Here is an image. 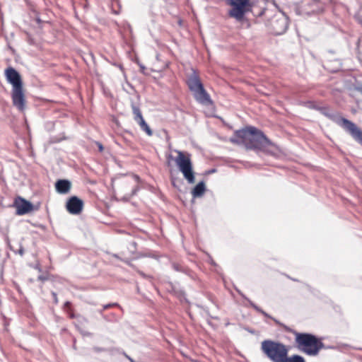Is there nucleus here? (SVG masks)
Instances as JSON below:
<instances>
[{
	"mask_svg": "<svg viewBox=\"0 0 362 362\" xmlns=\"http://www.w3.org/2000/svg\"><path fill=\"white\" fill-rule=\"evenodd\" d=\"M55 187L58 192L66 194L71 189V183L66 180H59L56 182Z\"/></svg>",
	"mask_w": 362,
	"mask_h": 362,
	"instance_id": "obj_12",
	"label": "nucleus"
},
{
	"mask_svg": "<svg viewBox=\"0 0 362 362\" xmlns=\"http://www.w3.org/2000/svg\"><path fill=\"white\" fill-rule=\"evenodd\" d=\"M66 312L70 319H74L76 317L73 308L68 309Z\"/></svg>",
	"mask_w": 362,
	"mask_h": 362,
	"instance_id": "obj_16",
	"label": "nucleus"
},
{
	"mask_svg": "<svg viewBox=\"0 0 362 362\" xmlns=\"http://www.w3.org/2000/svg\"><path fill=\"white\" fill-rule=\"evenodd\" d=\"M226 4L230 7L228 11L229 17L241 21L251 5L250 0H225Z\"/></svg>",
	"mask_w": 362,
	"mask_h": 362,
	"instance_id": "obj_7",
	"label": "nucleus"
},
{
	"mask_svg": "<svg viewBox=\"0 0 362 362\" xmlns=\"http://www.w3.org/2000/svg\"><path fill=\"white\" fill-rule=\"evenodd\" d=\"M37 279L41 281H45L48 279V278L46 276L40 275L37 277Z\"/></svg>",
	"mask_w": 362,
	"mask_h": 362,
	"instance_id": "obj_19",
	"label": "nucleus"
},
{
	"mask_svg": "<svg viewBox=\"0 0 362 362\" xmlns=\"http://www.w3.org/2000/svg\"><path fill=\"white\" fill-rule=\"evenodd\" d=\"M7 81L12 85L11 93L13 105L21 112L27 107V100L23 83L20 74L13 67H8L4 71Z\"/></svg>",
	"mask_w": 362,
	"mask_h": 362,
	"instance_id": "obj_3",
	"label": "nucleus"
},
{
	"mask_svg": "<svg viewBox=\"0 0 362 362\" xmlns=\"http://www.w3.org/2000/svg\"><path fill=\"white\" fill-rule=\"evenodd\" d=\"M70 308H72L71 303L69 301H66L64 303V309L65 311H66V310L70 309Z\"/></svg>",
	"mask_w": 362,
	"mask_h": 362,
	"instance_id": "obj_17",
	"label": "nucleus"
},
{
	"mask_svg": "<svg viewBox=\"0 0 362 362\" xmlns=\"http://www.w3.org/2000/svg\"><path fill=\"white\" fill-rule=\"evenodd\" d=\"M238 141L243 144L246 148L257 150L265 153L269 152V147L273 143L264 133L254 127H247L235 132Z\"/></svg>",
	"mask_w": 362,
	"mask_h": 362,
	"instance_id": "obj_1",
	"label": "nucleus"
},
{
	"mask_svg": "<svg viewBox=\"0 0 362 362\" xmlns=\"http://www.w3.org/2000/svg\"><path fill=\"white\" fill-rule=\"evenodd\" d=\"M282 327L286 332L294 335L296 348L307 356H317L325 348L322 339L314 334L298 332L284 325H282Z\"/></svg>",
	"mask_w": 362,
	"mask_h": 362,
	"instance_id": "obj_2",
	"label": "nucleus"
},
{
	"mask_svg": "<svg viewBox=\"0 0 362 362\" xmlns=\"http://www.w3.org/2000/svg\"><path fill=\"white\" fill-rule=\"evenodd\" d=\"M103 149V146L100 145V150L102 151Z\"/></svg>",
	"mask_w": 362,
	"mask_h": 362,
	"instance_id": "obj_20",
	"label": "nucleus"
},
{
	"mask_svg": "<svg viewBox=\"0 0 362 362\" xmlns=\"http://www.w3.org/2000/svg\"><path fill=\"white\" fill-rule=\"evenodd\" d=\"M341 126L346 130L358 143L362 145V131H361L354 122L346 118H341Z\"/></svg>",
	"mask_w": 362,
	"mask_h": 362,
	"instance_id": "obj_8",
	"label": "nucleus"
},
{
	"mask_svg": "<svg viewBox=\"0 0 362 362\" xmlns=\"http://www.w3.org/2000/svg\"><path fill=\"white\" fill-rule=\"evenodd\" d=\"M262 353L272 362H285L289 346L277 341L267 339L261 343Z\"/></svg>",
	"mask_w": 362,
	"mask_h": 362,
	"instance_id": "obj_4",
	"label": "nucleus"
},
{
	"mask_svg": "<svg viewBox=\"0 0 362 362\" xmlns=\"http://www.w3.org/2000/svg\"><path fill=\"white\" fill-rule=\"evenodd\" d=\"M205 185L203 182H199L192 189V194L194 197H200L205 192Z\"/></svg>",
	"mask_w": 362,
	"mask_h": 362,
	"instance_id": "obj_13",
	"label": "nucleus"
},
{
	"mask_svg": "<svg viewBox=\"0 0 362 362\" xmlns=\"http://www.w3.org/2000/svg\"><path fill=\"white\" fill-rule=\"evenodd\" d=\"M285 362H305V361L303 356L294 354L291 356H288Z\"/></svg>",
	"mask_w": 362,
	"mask_h": 362,
	"instance_id": "obj_14",
	"label": "nucleus"
},
{
	"mask_svg": "<svg viewBox=\"0 0 362 362\" xmlns=\"http://www.w3.org/2000/svg\"><path fill=\"white\" fill-rule=\"evenodd\" d=\"M115 307L121 308L120 305L117 303H108V304L104 305L103 306V310H106L115 308Z\"/></svg>",
	"mask_w": 362,
	"mask_h": 362,
	"instance_id": "obj_15",
	"label": "nucleus"
},
{
	"mask_svg": "<svg viewBox=\"0 0 362 362\" xmlns=\"http://www.w3.org/2000/svg\"><path fill=\"white\" fill-rule=\"evenodd\" d=\"M52 297H53L54 303L55 304H57L58 302H59V300H58V297H57V293L55 292H52Z\"/></svg>",
	"mask_w": 362,
	"mask_h": 362,
	"instance_id": "obj_18",
	"label": "nucleus"
},
{
	"mask_svg": "<svg viewBox=\"0 0 362 362\" xmlns=\"http://www.w3.org/2000/svg\"><path fill=\"white\" fill-rule=\"evenodd\" d=\"M132 108L134 115V119L137 122L140 128L144 132H145L148 136H152L153 131L144 120L139 107L135 105H132Z\"/></svg>",
	"mask_w": 362,
	"mask_h": 362,
	"instance_id": "obj_9",
	"label": "nucleus"
},
{
	"mask_svg": "<svg viewBox=\"0 0 362 362\" xmlns=\"http://www.w3.org/2000/svg\"><path fill=\"white\" fill-rule=\"evenodd\" d=\"M67 211L71 214H79L83 208V202L76 196L71 197L66 202Z\"/></svg>",
	"mask_w": 362,
	"mask_h": 362,
	"instance_id": "obj_11",
	"label": "nucleus"
},
{
	"mask_svg": "<svg viewBox=\"0 0 362 362\" xmlns=\"http://www.w3.org/2000/svg\"><path fill=\"white\" fill-rule=\"evenodd\" d=\"M177 154L175 162L180 171L182 173L185 179L190 184L195 182L194 172L191 159V154L181 151H175Z\"/></svg>",
	"mask_w": 362,
	"mask_h": 362,
	"instance_id": "obj_6",
	"label": "nucleus"
},
{
	"mask_svg": "<svg viewBox=\"0 0 362 362\" xmlns=\"http://www.w3.org/2000/svg\"><path fill=\"white\" fill-rule=\"evenodd\" d=\"M14 207L16 209V214L19 216L24 215L33 210V204L21 197L15 199Z\"/></svg>",
	"mask_w": 362,
	"mask_h": 362,
	"instance_id": "obj_10",
	"label": "nucleus"
},
{
	"mask_svg": "<svg viewBox=\"0 0 362 362\" xmlns=\"http://www.w3.org/2000/svg\"><path fill=\"white\" fill-rule=\"evenodd\" d=\"M187 84L197 102L205 105L212 104L213 102L211 97L205 90L199 74L197 71H192V73L187 78Z\"/></svg>",
	"mask_w": 362,
	"mask_h": 362,
	"instance_id": "obj_5",
	"label": "nucleus"
}]
</instances>
